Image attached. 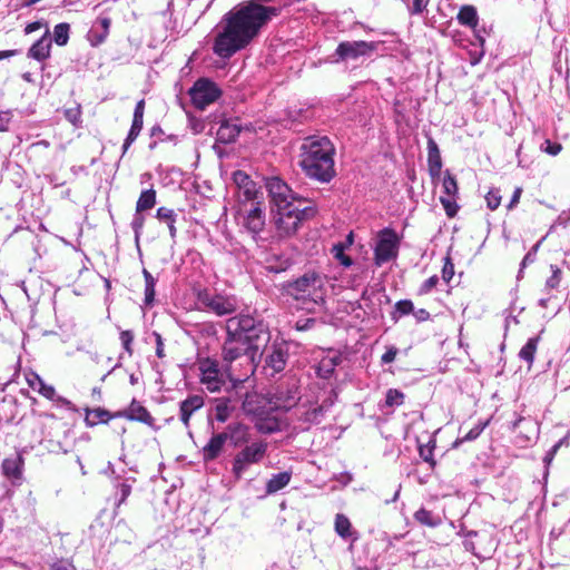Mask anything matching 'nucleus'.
Segmentation results:
<instances>
[{
  "label": "nucleus",
  "instance_id": "4d7b16f0",
  "mask_svg": "<svg viewBox=\"0 0 570 570\" xmlns=\"http://www.w3.org/2000/svg\"><path fill=\"white\" fill-rule=\"evenodd\" d=\"M151 336L155 338L156 355L158 358L165 357V345L161 335L158 332H153Z\"/></svg>",
  "mask_w": 570,
  "mask_h": 570
},
{
  "label": "nucleus",
  "instance_id": "6ab92c4d",
  "mask_svg": "<svg viewBox=\"0 0 570 570\" xmlns=\"http://www.w3.org/2000/svg\"><path fill=\"white\" fill-rule=\"evenodd\" d=\"M334 530L341 539L350 541L351 543L356 542L360 538L358 532L353 528L350 519L343 513L335 515Z\"/></svg>",
  "mask_w": 570,
  "mask_h": 570
},
{
  "label": "nucleus",
  "instance_id": "774afa93",
  "mask_svg": "<svg viewBox=\"0 0 570 570\" xmlns=\"http://www.w3.org/2000/svg\"><path fill=\"white\" fill-rule=\"evenodd\" d=\"M417 322H425L430 318V313L425 308H420L412 312Z\"/></svg>",
  "mask_w": 570,
  "mask_h": 570
},
{
  "label": "nucleus",
  "instance_id": "f3484780",
  "mask_svg": "<svg viewBox=\"0 0 570 570\" xmlns=\"http://www.w3.org/2000/svg\"><path fill=\"white\" fill-rule=\"evenodd\" d=\"M115 416H122L130 421H138L148 426H154L155 423V420L149 411L136 400L131 401L129 407L126 411L117 413Z\"/></svg>",
  "mask_w": 570,
  "mask_h": 570
},
{
  "label": "nucleus",
  "instance_id": "b1692460",
  "mask_svg": "<svg viewBox=\"0 0 570 570\" xmlns=\"http://www.w3.org/2000/svg\"><path fill=\"white\" fill-rule=\"evenodd\" d=\"M1 470L6 478L17 481L22 478L23 459L21 455L6 458L1 463Z\"/></svg>",
  "mask_w": 570,
  "mask_h": 570
},
{
  "label": "nucleus",
  "instance_id": "6e6552de",
  "mask_svg": "<svg viewBox=\"0 0 570 570\" xmlns=\"http://www.w3.org/2000/svg\"><path fill=\"white\" fill-rule=\"evenodd\" d=\"M399 253V237L392 228H384L379 234V239L374 248L375 265L383 264L394 259Z\"/></svg>",
  "mask_w": 570,
  "mask_h": 570
},
{
  "label": "nucleus",
  "instance_id": "79ce46f5",
  "mask_svg": "<svg viewBox=\"0 0 570 570\" xmlns=\"http://www.w3.org/2000/svg\"><path fill=\"white\" fill-rule=\"evenodd\" d=\"M404 402V393L396 389H390L385 395V405L389 407L400 406Z\"/></svg>",
  "mask_w": 570,
  "mask_h": 570
},
{
  "label": "nucleus",
  "instance_id": "393cba45",
  "mask_svg": "<svg viewBox=\"0 0 570 570\" xmlns=\"http://www.w3.org/2000/svg\"><path fill=\"white\" fill-rule=\"evenodd\" d=\"M26 381L30 389L41 394L48 400H55L56 389L52 385L45 383V381L35 372L26 374Z\"/></svg>",
  "mask_w": 570,
  "mask_h": 570
},
{
  "label": "nucleus",
  "instance_id": "f03ea898",
  "mask_svg": "<svg viewBox=\"0 0 570 570\" xmlns=\"http://www.w3.org/2000/svg\"><path fill=\"white\" fill-rule=\"evenodd\" d=\"M299 150V166L308 178L326 184L336 176L335 147L327 137H306Z\"/></svg>",
  "mask_w": 570,
  "mask_h": 570
},
{
  "label": "nucleus",
  "instance_id": "aec40b11",
  "mask_svg": "<svg viewBox=\"0 0 570 570\" xmlns=\"http://www.w3.org/2000/svg\"><path fill=\"white\" fill-rule=\"evenodd\" d=\"M456 20L461 26L469 27L474 30V33L476 38L480 40L481 43L484 42L483 37L479 35V32L475 30L479 23V14L478 10L472 4H464L460 8Z\"/></svg>",
  "mask_w": 570,
  "mask_h": 570
},
{
  "label": "nucleus",
  "instance_id": "412c9836",
  "mask_svg": "<svg viewBox=\"0 0 570 570\" xmlns=\"http://www.w3.org/2000/svg\"><path fill=\"white\" fill-rule=\"evenodd\" d=\"M327 407L324 404H313L311 406L302 404L298 407V420L308 425L318 424L324 419Z\"/></svg>",
  "mask_w": 570,
  "mask_h": 570
},
{
  "label": "nucleus",
  "instance_id": "c03bdc74",
  "mask_svg": "<svg viewBox=\"0 0 570 570\" xmlns=\"http://www.w3.org/2000/svg\"><path fill=\"white\" fill-rule=\"evenodd\" d=\"M435 444L434 442H430L428 444H423L419 446V454L420 458L429 463L432 468L435 466V461L433 459V451H434Z\"/></svg>",
  "mask_w": 570,
  "mask_h": 570
},
{
  "label": "nucleus",
  "instance_id": "0e129e2a",
  "mask_svg": "<svg viewBox=\"0 0 570 570\" xmlns=\"http://www.w3.org/2000/svg\"><path fill=\"white\" fill-rule=\"evenodd\" d=\"M315 318L298 320L295 324L297 331H307L315 324Z\"/></svg>",
  "mask_w": 570,
  "mask_h": 570
},
{
  "label": "nucleus",
  "instance_id": "c85d7f7f",
  "mask_svg": "<svg viewBox=\"0 0 570 570\" xmlns=\"http://www.w3.org/2000/svg\"><path fill=\"white\" fill-rule=\"evenodd\" d=\"M240 129L237 125L223 122L217 130V140L223 144H230L239 136Z\"/></svg>",
  "mask_w": 570,
  "mask_h": 570
},
{
  "label": "nucleus",
  "instance_id": "603ef678",
  "mask_svg": "<svg viewBox=\"0 0 570 570\" xmlns=\"http://www.w3.org/2000/svg\"><path fill=\"white\" fill-rule=\"evenodd\" d=\"M145 224V217L141 213L136 212L131 222V228L135 233L136 242L139 240L142 227Z\"/></svg>",
  "mask_w": 570,
  "mask_h": 570
},
{
  "label": "nucleus",
  "instance_id": "5701e85b",
  "mask_svg": "<svg viewBox=\"0 0 570 570\" xmlns=\"http://www.w3.org/2000/svg\"><path fill=\"white\" fill-rule=\"evenodd\" d=\"M287 351L281 345H273L272 351L267 354L265 358V364L267 367H271L274 373L282 372L287 363Z\"/></svg>",
  "mask_w": 570,
  "mask_h": 570
},
{
  "label": "nucleus",
  "instance_id": "a211bd4d",
  "mask_svg": "<svg viewBox=\"0 0 570 570\" xmlns=\"http://www.w3.org/2000/svg\"><path fill=\"white\" fill-rule=\"evenodd\" d=\"M51 42L52 40L47 29L45 35L29 48L27 57L39 62L47 60L50 57Z\"/></svg>",
  "mask_w": 570,
  "mask_h": 570
},
{
  "label": "nucleus",
  "instance_id": "39448f33",
  "mask_svg": "<svg viewBox=\"0 0 570 570\" xmlns=\"http://www.w3.org/2000/svg\"><path fill=\"white\" fill-rule=\"evenodd\" d=\"M199 383L210 393L222 391L228 380L233 379L232 367H220L219 362L212 357H200L197 360Z\"/></svg>",
  "mask_w": 570,
  "mask_h": 570
},
{
  "label": "nucleus",
  "instance_id": "de8ad7c7",
  "mask_svg": "<svg viewBox=\"0 0 570 570\" xmlns=\"http://www.w3.org/2000/svg\"><path fill=\"white\" fill-rule=\"evenodd\" d=\"M134 333L130 330H125L120 332L119 338L124 350L128 353L129 356L132 355V342H134Z\"/></svg>",
  "mask_w": 570,
  "mask_h": 570
},
{
  "label": "nucleus",
  "instance_id": "7ed1b4c3",
  "mask_svg": "<svg viewBox=\"0 0 570 570\" xmlns=\"http://www.w3.org/2000/svg\"><path fill=\"white\" fill-rule=\"evenodd\" d=\"M327 276L308 271L284 285L285 293L303 304H323L327 295Z\"/></svg>",
  "mask_w": 570,
  "mask_h": 570
},
{
  "label": "nucleus",
  "instance_id": "423d86ee",
  "mask_svg": "<svg viewBox=\"0 0 570 570\" xmlns=\"http://www.w3.org/2000/svg\"><path fill=\"white\" fill-rule=\"evenodd\" d=\"M267 442L259 440L244 445L232 461V473L239 480L250 465L258 464L267 453Z\"/></svg>",
  "mask_w": 570,
  "mask_h": 570
},
{
  "label": "nucleus",
  "instance_id": "2f4dec72",
  "mask_svg": "<svg viewBox=\"0 0 570 570\" xmlns=\"http://www.w3.org/2000/svg\"><path fill=\"white\" fill-rule=\"evenodd\" d=\"M112 415L105 409L97 407L94 410H87L85 423L87 426H94L99 423H107Z\"/></svg>",
  "mask_w": 570,
  "mask_h": 570
},
{
  "label": "nucleus",
  "instance_id": "69168bd1",
  "mask_svg": "<svg viewBox=\"0 0 570 570\" xmlns=\"http://www.w3.org/2000/svg\"><path fill=\"white\" fill-rule=\"evenodd\" d=\"M10 121H11V112L10 111H0V131L7 130Z\"/></svg>",
  "mask_w": 570,
  "mask_h": 570
},
{
  "label": "nucleus",
  "instance_id": "864d4df0",
  "mask_svg": "<svg viewBox=\"0 0 570 570\" xmlns=\"http://www.w3.org/2000/svg\"><path fill=\"white\" fill-rule=\"evenodd\" d=\"M439 283V277L436 275H433L429 277L426 281L423 282V284L420 286L417 294L419 295H426L429 294Z\"/></svg>",
  "mask_w": 570,
  "mask_h": 570
},
{
  "label": "nucleus",
  "instance_id": "1a4fd4ad",
  "mask_svg": "<svg viewBox=\"0 0 570 570\" xmlns=\"http://www.w3.org/2000/svg\"><path fill=\"white\" fill-rule=\"evenodd\" d=\"M266 188L271 197L272 208H279L296 203V200H304L297 197L289 186L278 177H271L266 179Z\"/></svg>",
  "mask_w": 570,
  "mask_h": 570
},
{
  "label": "nucleus",
  "instance_id": "dca6fc26",
  "mask_svg": "<svg viewBox=\"0 0 570 570\" xmlns=\"http://www.w3.org/2000/svg\"><path fill=\"white\" fill-rule=\"evenodd\" d=\"M227 436L224 431L214 433L208 440L207 444L202 449V456L205 462L216 460L224 451Z\"/></svg>",
  "mask_w": 570,
  "mask_h": 570
},
{
  "label": "nucleus",
  "instance_id": "9b49d317",
  "mask_svg": "<svg viewBox=\"0 0 570 570\" xmlns=\"http://www.w3.org/2000/svg\"><path fill=\"white\" fill-rule=\"evenodd\" d=\"M377 46L379 43L373 41H342L338 43L335 55L337 61L356 60L360 57L370 56L377 49Z\"/></svg>",
  "mask_w": 570,
  "mask_h": 570
},
{
  "label": "nucleus",
  "instance_id": "13d9d810",
  "mask_svg": "<svg viewBox=\"0 0 570 570\" xmlns=\"http://www.w3.org/2000/svg\"><path fill=\"white\" fill-rule=\"evenodd\" d=\"M240 193H243V197L247 202L255 203L254 200L257 198V188L256 184L253 181V187L246 186L240 189Z\"/></svg>",
  "mask_w": 570,
  "mask_h": 570
},
{
  "label": "nucleus",
  "instance_id": "58836bf2",
  "mask_svg": "<svg viewBox=\"0 0 570 570\" xmlns=\"http://www.w3.org/2000/svg\"><path fill=\"white\" fill-rule=\"evenodd\" d=\"M414 305L410 299H402L396 302L394 312L392 313V320L396 322L400 317L411 314Z\"/></svg>",
  "mask_w": 570,
  "mask_h": 570
},
{
  "label": "nucleus",
  "instance_id": "e2e57ef3",
  "mask_svg": "<svg viewBox=\"0 0 570 570\" xmlns=\"http://www.w3.org/2000/svg\"><path fill=\"white\" fill-rule=\"evenodd\" d=\"M296 403V397L294 395L288 396L285 401L275 402V407L277 410H289Z\"/></svg>",
  "mask_w": 570,
  "mask_h": 570
},
{
  "label": "nucleus",
  "instance_id": "bf43d9fd",
  "mask_svg": "<svg viewBox=\"0 0 570 570\" xmlns=\"http://www.w3.org/2000/svg\"><path fill=\"white\" fill-rule=\"evenodd\" d=\"M50 570H76V567L67 559H59L50 566Z\"/></svg>",
  "mask_w": 570,
  "mask_h": 570
},
{
  "label": "nucleus",
  "instance_id": "37998d69",
  "mask_svg": "<svg viewBox=\"0 0 570 570\" xmlns=\"http://www.w3.org/2000/svg\"><path fill=\"white\" fill-rule=\"evenodd\" d=\"M551 276L546 281L544 291L549 293L552 289H556L561 282V269L557 265H551Z\"/></svg>",
  "mask_w": 570,
  "mask_h": 570
},
{
  "label": "nucleus",
  "instance_id": "4468645a",
  "mask_svg": "<svg viewBox=\"0 0 570 570\" xmlns=\"http://www.w3.org/2000/svg\"><path fill=\"white\" fill-rule=\"evenodd\" d=\"M144 114H145V100L140 99L135 106L131 127H130L129 132L124 141V145H122V154H125L128 150V148L131 146V144L139 136V134L142 129V125H144Z\"/></svg>",
  "mask_w": 570,
  "mask_h": 570
},
{
  "label": "nucleus",
  "instance_id": "680f3d73",
  "mask_svg": "<svg viewBox=\"0 0 570 570\" xmlns=\"http://www.w3.org/2000/svg\"><path fill=\"white\" fill-rule=\"evenodd\" d=\"M561 149L562 146L559 142H552L550 140L544 141L543 150L551 156H557L561 151Z\"/></svg>",
  "mask_w": 570,
  "mask_h": 570
},
{
  "label": "nucleus",
  "instance_id": "c9c22d12",
  "mask_svg": "<svg viewBox=\"0 0 570 570\" xmlns=\"http://www.w3.org/2000/svg\"><path fill=\"white\" fill-rule=\"evenodd\" d=\"M538 342L539 337L529 338L519 352L520 358L529 363V365L533 363L534 354L538 347Z\"/></svg>",
  "mask_w": 570,
  "mask_h": 570
},
{
  "label": "nucleus",
  "instance_id": "e433bc0d",
  "mask_svg": "<svg viewBox=\"0 0 570 570\" xmlns=\"http://www.w3.org/2000/svg\"><path fill=\"white\" fill-rule=\"evenodd\" d=\"M70 26L67 22H61L53 28V41L58 46H66L69 40Z\"/></svg>",
  "mask_w": 570,
  "mask_h": 570
},
{
  "label": "nucleus",
  "instance_id": "0eeeda50",
  "mask_svg": "<svg viewBox=\"0 0 570 570\" xmlns=\"http://www.w3.org/2000/svg\"><path fill=\"white\" fill-rule=\"evenodd\" d=\"M188 94L194 107L204 110L222 96V90L213 80L200 78L195 81Z\"/></svg>",
  "mask_w": 570,
  "mask_h": 570
},
{
  "label": "nucleus",
  "instance_id": "f704fd0d",
  "mask_svg": "<svg viewBox=\"0 0 570 570\" xmlns=\"http://www.w3.org/2000/svg\"><path fill=\"white\" fill-rule=\"evenodd\" d=\"M142 275L145 278V304L150 306L155 301L156 279L146 268L142 269Z\"/></svg>",
  "mask_w": 570,
  "mask_h": 570
},
{
  "label": "nucleus",
  "instance_id": "5fc2aeb1",
  "mask_svg": "<svg viewBox=\"0 0 570 570\" xmlns=\"http://www.w3.org/2000/svg\"><path fill=\"white\" fill-rule=\"evenodd\" d=\"M454 275V265L450 257L444 258V265L442 268V278L445 283H449Z\"/></svg>",
  "mask_w": 570,
  "mask_h": 570
},
{
  "label": "nucleus",
  "instance_id": "c756f323",
  "mask_svg": "<svg viewBox=\"0 0 570 570\" xmlns=\"http://www.w3.org/2000/svg\"><path fill=\"white\" fill-rule=\"evenodd\" d=\"M340 363L338 356H324L316 367V373L322 379H330Z\"/></svg>",
  "mask_w": 570,
  "mask_h": 570
},
{
  "label": "nucleus",
  "instance_id": "473e14b6",
  "mask_svg": "<svg viewBox=\"0 0 570 570\" xmlns=\"http://www.w3.org/2000/svg\"><path fill=\"white\" fill-rule=\"evenodd\" d=\"M414 520L430 528H435L441 524V518L425 508H421L414 513Z\"/></svg>",
  "mask_w": 570,
  "mask_h": 570
},
{
  "label": "nucleus",
  "instance_id": "052dcab7",
  "mask_svg": "<svg viewBox=\"0 0 570 570\" xmlns=\"http://www.w3.org/2000/svg\"><path fill=\"white\" fill-rule=\"evenodd\" d=\"M397 353H399V350L395 346L387 347L386 352L381 356V362L383 364H390V363L394 362Z\"/></svg>",
  "mask_w": 570,
  "mask_h": 570
},
{
  "label": "nucleus",
  "instance_id": "4be33fe9",
  "mask_svg": "<svg viewBox=\"0 0 570 570\" xmlns=\"http://www.w3.org/2000/svg\"><path fill=\"white\" fill-rule=\"evenodd\" d=\"M111 20L108 17H99L88 32V40L92 46L102 43L109 33Z\"/></svg>",
  "mask_w": 570,
  "mask_h": 570
},
{
  "label": "nucleus",
  "instance_id": "9d476101",
  "mask_svg": "<svg viewBox=\"0 0 570 570\" xmlns=\"http://www.w3.org/2000/svg\"><path fill=\"white\" fill-rule=\"evenodd\" d=\"M240 224L254 239L265 227V212L259 202L250 203L239 210Z\"/></svg>",
  "mask_w": 570,
  "mask_h": 570
},
{
  "label": "nucleus",
  "instance_id": "bb28decb",
  "mask_svg": "<svg viewBox=\"0 0 570 570\" xmlns=\"http://www.w3.org/2000/svg\"><path fill=\"white\" fill-rule=\"evenodd\" d=\"M215 405L213 407V419L219 423H225L230 417L234 407L230 404L228 397L215 399Z\"/></svg>",
  "mask_w": 570,
  "mask_h": 570
},
{
  "label": "nucleus",
  "instance_id": "20e7f679",
  "mask_svg": "<svg viewBox=\"0 0 570 570\" xmlns=\"http://www.w3.org/2000/svg\"><path fill=\"white\" fill-rule=\"evenodd\" d=\"M274 224L281 237H287L295 234L301 223L315 215V209L305 206V200H296V203L272 208Z\"/></svg>",
  "mask_w": 570,
  "mask_h": 570
},
{
  "label": "nucleus",
  "instance_id": "2eb2a0df",
  "mask_svg": "<svg viewBox=\"0 0 570 570\" xmlns=\"http://www.w3.org/2000/svg\"><path fill=\"white\" fill-rule=\"evenodd\" d=\"M205 404L204 396L200 394L188 395L179 403V420L185 428H189L191 415L200 410Z\"/></svg>",
  "mask_w": 570,
  "mask_h": 570
},
{
  "label": "nucleus",
  "instance_id": "f8f14e48",
  "mask_svg": "<svg viewBox=\"0 0 570 570\" xmlns=\"http://www.w3.org/2000/svg\"><path fill=\"white\" fill-rule=\"evenodd\" d=\"M202 303L218 316L229 315L237 311L238 302L233 295L208 294L200 296Z\"/></svg>",
  "mask_w": 570,
  "mask_h": 570
},
{
  "label": "nucleus",
  "instance_id": "cd10ccee",
  "mask_svg": "<svg viewBox=\"0 0 570 570\" xmlns=\"http://www.w3.org/2000/svg\"><path fill=\"white\" fill-rule=\"evenodd\" d=\"M292 479V472L291 471H283L276 474H273L271 479L266 483V494H274L282 489H284Z\"/></svg>",
  "mask_w": 570,
  "mask_h": 570
},
{
  "label": "nucleus",
  "instance_id": "4c0bfd02",
  "mask_svg": "<svg viewBox=\"0 0 570 570\" xmlns=\"http://www.w3.org/2000/svg\"><path fill=\"white\" fill-rule=\"evenodd\" d=\"M488 421L485 422H479L475 424L466 434H464L462 438L458 439L454 442V448L463 442H471L474 441L480 436V434L483 432V430L487 428Z\"/></svg>",
  "mask_w": 570,
  "mask_h": 570
},
{
  "label": "nucleus",
  "instance_id": "a19ab883",
  "mask_svg": "<svg viewBox=\"0 0 570 570\" xmlns=\"http://www.w3.org/2000/svg\"><path fill=\"white\" fill-rule=\"evenodd\" d=\"M115 489H116V498H117V503H116V507H120L122 503H125V501L127 500V498L130 495L131 493V483H128V480L124 481V482H118L116 485H115Z\"/></svg>",
  "mask_w": 570,
  "mask_h": 570
},
{
  "label": "nucleus",
  "instance_id": "3c124183",
  "mask_svg": "<svg viewBox=\"0 0 570 570\" xmlns=\"http://www.w3.org/2000/svg\"><path fill=\"white\" fill-rule=\"evenodd\" d=\"M430 0H413L411 6H407V11L411 16H420L422 14L428 6Z\"/></svg>",
  "mask_w": 570,
  "mask_h": 570
},
{
  "label": "nucleus",
  "instance_id": "a18cd8bd",
  "mask_svg": "<svg viewBox=\"0 0 570 570\" xmlns=\"http://www.w3.org/2000/svg\"><path fill=\"white\" fill-rule=\"evenodd\" d=\"M346 249L345 245L343 243L335 244L332 248V253L334 254V257L345 267H350L352 265V259L347 255L344 254V250Z\"/></svg>",
  "mask_w": 570,
  "mask_h": 570
},
{
  "label": "nucleus",
  "instance_id": "72a5a7b5",
  "mask_svg": "<svg viewBox=\"0 0 570 570\" xmlns=\"http://www.w3.org/2000/svg\"><path fill=\"white\" fill-rule=\"evenodd\" d=\"M155 205L156 191L153 188L142 190L136 203V212L142 213L145 210L151 209Z\"/></svg>",
  "mask_w": 570,
  "mask_h": 570
},
{
  "label": "nucleus",
  "instance_id": "ea45409f",
  "mask_svg": "<svg viewBox=\"0 0 570 570\" xmlns=\"http://www.w3.org/2000/svg\"><path fill=\"white\" fill-rule=\"evenodd\" d=\"M443 187V196L448 197H456L458 195V183L454 176H452L449 171L445 173V176L443 178L442 183Z\"/></svg>",
  "mask_w": 570,
  "mask_h": 570
},
{
  "label": "nucleus",
  "instance_id": "09e8293b",
  "mask_svg": "<svg viewBox=\"0 0 570 570\" xmlns=\"http://www.w3.org/2000/svg\"><path fill=\"white\" fill-rule=\"evenodd\" d=\"M487 206L491 210H495L501 204V195L499 189L492 188L485 195Z\"/></svg>",
  "mask_w": 570,
  "mask_h": 570
},
{
  "label": "nucleus",
  "instance_id": "a878e982",
  "mask_svg": "<svg viewBox=\"0 0 570 570\" xmlns=\"http://www.w3.org/2000/svg\"><path fill=\"white\" fill-rule=\"evenodd\" d=\"M428 164L432 176L440 174L442 168V159L438 144L430 137L428 139Z\"/></svg>",
  "mask_w": 570,
  "mask_h": 570
},
{
  "label": "nucleus",
  "instance_id": "f257e3e1",
  "mask_svg": "<svg viewBox=\"0 0 570 570\" xmlns=\"http://www.w3.org/2000/svg\"><path fill=\"white\" fill-rule=\"evenodd\" d=\"M227 337L223 345L222 356L225 366L232 367V363L238 358H245L247 363L254 361L256 354L271 340L268 327L247 314L233 316L226 322Z\"/></svg>",
  "mask_w": 570,
  "mask_h": 570
},
{
  "label": "nucleus",
  "instance_id": "338daca9",
  "mask_svg": "<svg viewBox=\"0 0 570 570\" xmlns=\"http://www.w3.org/2000/svg\"><path fill=\"white\" fill-rule=\"evenodd\" d=\"M521 194H522V188L521 187H517L513 191V195L510 199V203L508 204V209H512L513 207L517 206V204L520 202V197H521Z\"/></svg>",
  "mask_w": 570,
  "mask_h": 570
},
{
  "label": "nucleus",
  "instance_id": "49530a36",
  "mask_svg": "<svg viewBox=\"0 0 570 570\" xmlns=\"http://www.w3.org/2000/svg\"><path fill=\"white\" fill-rule=\"evenodd\" d=\"M440 202L443 205V208L449 217H454L459 210V206L456 204V197H448L441 196Z\"/></svg>",
  "mask_w": 570,
  "mask_h": 570
},
{
  "label": "nucleus",
  "instance_id": "8fccbe9b",
  "mask_svg": "<svg viewBox=\"0 0 570 570\" xmlns=\"http://www.w3.org/2000/svg\"><path fill=\"white\" fill-rule=\"evenodd\" d=\"M233 180L238 186L239 190L246 186L253 187L252 178L243 170H236L233 174Z\"/></svg>",
  "mask_w": 570,
  "mask_h": 570
},
{
  "label": "nucleus",
  "instance_id": "ddd939ff",
  "mask_svg": "<svg viewBox=\"0 0 570 570\" xmlns=\"http://www.w3.org/2000/svg\"><path fill=\"white\" fill-rule=\"evenodd\" d=\"M224 433L227 436V442H229L234 448H240L252 443V429L243 422L229 423L225 428Z\"/></svg>",
  "mask_w": 570,
  "mask_h": 570
},
{
  "label": "nucleus",
  "instance_id": "6e6d98bb",
  "mask_svg": "<svg viewBox=\"0 0 570 570\" xmlns=\"http://www.w3.org/2000/svg\"><path fill=\"white\" fill-rule=\"evenodd\" d=\"M540 244L541 242L537 243L527 254L525 256L523 257L522 262H521V268H520V272L528 265V264H532L535 258H537V253H538V249L540 247Z\"/></svg>",
  "mask_w": 570,
  "mask_h": 570
},
{
  "label": "nucleus",
  "instance_id": "7c9ffc66",
  "mask_svg": "<svg viewBox=\"0 0 570 570\" xmlns=\"http://www.w3.org/2000/svg\"><path fill=\"white\" fill-rule=\"evenodd\" d=\"M156 217L159 220H163V222H165V224H167L168 229H169V235L173 239H175L176 235H177V228L175 226L176 218H177L176 213L170 208L159 207L156 212Z\"/></svg>",
  "mask_w": 570,
  "mask_h": 570
}]
</instances>
